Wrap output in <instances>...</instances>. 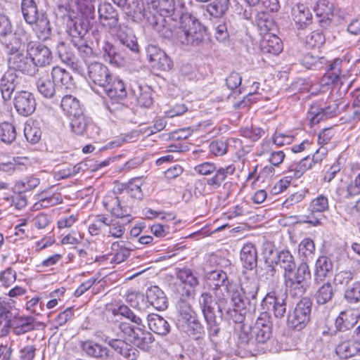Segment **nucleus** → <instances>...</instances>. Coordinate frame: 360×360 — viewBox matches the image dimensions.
Listing matches in <instances>:
<instances>
[{
	"instance_id": "obj_43",
	"label": "nucleus",
	"mask_w": 360,
	"mask_h": 360,
	"mask_svg": "<svg viewBox=\"0 0 360 360\" xmlns=\"http://www.w3.org/2000/svg\"><path fill=\"white\" fill-rule=\"evenodd\" d=\"M60 107L67 115L70 116L77 115L82 111L79 101L70 94L63 96Z\"/></svg>"
},
{
	"instance_id": "obj_52",
	"label": "nucleus",
	"mask_w": 360,
	"mask_h": 360,
	"mask_svg": "<svg viewBox=\"0 0 360 360\" xmlns=\"http://www.w3.org/2000/svg\"><path fill=\"white\" fill-rule=\"evenodd\" d=\"M111 249L115 252L111 259L112 263L120 264L127 260L130 255L131 250L124 246V242L123 241L113 243Z\"/></svg>"
},
{
	"instance_id": "obj_51",
	"label": "nucleus",
	"mask_w": 360,
	"mask_h": 360,
	"mask_svg": "<svg viewBox=\"0 0 360 360\" xmlns=\"http://www.w3.org/2000/svg\"><path fill=\"white\" fill-rule=\"evenodd\" d=\"M13 333L20 335L34 329V318L32 316H20L15 322Z\"/></svg>"
},
{
	"instance_id": "obj_41",
	"label": "nucleus",
	"mask_w": 360,
	"mask_h": 360,
	"mask_svg": "<svg viewBox=\"0 0 360 360\" xmlns=\"http://www.w3.org/2000/svg\"><path fill=\"white\" fill-rule=\"evenodd\" d=\"M40 182V179L34 174L27 176L15 183L13 191L18 193L32 191L39 185Z\"/></svg>"
},
{
	"instance_id": "obj_32",
	"label": "nucleus",
	"mask_w": 360,
	"mask_h": 360,
	"mask_svg": "<svg viewBox=\"0 0 360 360\" xmlns=\"http://www.w3.org/2000/svg\"><path fill=\"white\" fill-rule=\"evenodd\" d=\"M51 78L54 84H60L65 89L71 90L75 88V83L72 75L65 69L56 66L51 70Z\"/></svg>"
},
{
	"instance_id": "obj_19",
	"label": "nucleus",
	"mask_w": 360,
	"mask_h": 360,
	"mask_svg": "<svg viewBox=\"0 0 360 360\" xmlns=\"http://www.w3.org/2000/svg\"><path fill=\"white\" fill-rule=\"evenodd\" d=\"M101 23L105 27L112 30L119 26V15L116 10L109 3L100 4L98 10Z\"/></svg>"
},
{
	"instance_id": "obj_11",
	"label": "nucleus",
	"mask_w": 360,
	"mask_h": 360,
	"mask_svg": "<svg viewBox=\"0 0 360 360\" xmlns=\"http://www.w3.org/2000/svg\"><path fill=\"white\" fill-rule=\"evenodd\" d=\"M272 322L271 316L266 312L262 313L257 319L255 326L250 330L255 335L257 347L263 345L272 335Z\"/></svg>"
},
{
	"instance_id": "obj_27",
	"label": "nucleus",
	"mask_w": 360,
	"mask_h": 360,
	"mask_svg": "<svg viewBox=\"0 0 360 360\" xmlns=\"http://www.w3.org/2000/svg\"><path fill=\"white\" fill-rule=\"evenodd\" d=\"M357 312L353 309H346L341 311L335 321L336 330L347 331L350 330L357 323Z\"/></svg>"
},
{
	"instance_id": "obj_26",
	"label": "nucleus",
	"mask_w": 360,
	"mask_h": 360,
	"mask_svg": "<svg viewBox=\"0 0 360 360\" xmlns=\"http://www.w3.org/2000/svg\"><path fill=\"white\" fill-rule=\"evenodd\" d=\"M333 262L326 256H320L315 264L314 283L321 284L333 272Z\"/></svg>"
},
{
	"instance_id": "obj_2",
	"label": "nucleus",
	"mask_w": 360,
	"mask_h": 360,
	"mask_svg": "<svg viewBox=\"0 0 360 360\" xmlns=\"http://www.w3.org/2000/svg\"><path fill=\"white\" fill-rule=\"evenodd\" d=\"M198 303L207 322L210 336H217L219 332V323L224 316L228 301L222 289L217 288L213 292H202L198 298Z\"/></svg>"
},
{
	"instance_id": "obj_40",
	"label": "nucleus",
	"mask_w": 360,
	"mask_h": 360,
	"mask_svg": "<svg viewBox=\"0 0 360 360\" xmlns=\"http://www.w3.org/2000/svg\"><path fill=\"white\" fill-rule=\"evenodd\" d=\"M261 49L263 53L278 55L283 50L281 40L275 34L266 35L262 41Z\"/></svg>"
},
{
	"instance_id": "obj_58",
	"label": "nucleus",
	"mask_w": 360,
	"mask_h": 360,
	"mask_svg": "<svg viewBox=\"0 0 360 360\" xmlns=\"http://www.w3.org/2000/svg\"><path fill=\"white\" fill-rule=\"evenodd\" d=\"M256 23L261 34L269 35V32L274 27L271 16L265 13H259L256 18Z\"/></svg>"
},
{
	"instance_id": "obj_44",
	"label": "nucleus",
	"mask_w": 360,
	"mask_h": 360,
	"mask_svg": "<svg viewBox=\"0 0 360 360\" xmlns=\"http://www.w3.org/2000/svg\"><path fill=\"white\" fill-rule=\"evenodd\" d=\"M250 328L248 330H245V328H243V330L240 331L239 336H238V347H241L244 349H246L250 352H264V347H262L261 348L257 347V349H255V347L257 346V343L255 342V339L252 338V337H250L249 335V331H251Z\"/></svg>"
},
{
	"instance_id": "obj_4",
	"label": "nucleus",
	"mask_w": 360,
	"mask_h": 360,
	"mask_svg": "<svg viewBox=\"0 0 360 360\" xmlns=\"http://www.w3.org/2000/svg\"><path fill=\"white\" fill-rule=\"evenodd\" d=\"M177 42L179 44L198 46L205 39V30L198 21L191 18L184 20L179 27Z\"/></svg>"
},
{
	"instance_id": "obj_24",
	"label": "nucleus",
	"mask_w": 360,
	"mask_h": 360,
	"mask_svg": "<svg viewBox=\"0 0 360 360\" xmlns=\"http://www.w3.org/2000/svg\"><path fill=\"white\" fill-rule=\"evenodd\" d=\"M18 75L11 70L4 72L0 79V91L4 101H9L18 84Z\"/></svg>"
},
{
	"instance_id": "obj_55",
	"label": "nucleus",
	"mask_w": 360,
	"mask_h": 360,
	"mask_svg": "<svg viewBox=\"0 0 360 360\" xmlns=\"http://www.w3.org/2000/svg\"><path fill=\"white\" fill-rule=\"evenodd\" d=\"M178 31L179 27L172 25L167 20H166V22L160 24L156 30L162 37L171 40L176 44H178L176 38Z\"/></svg>"
},
{
	"instance_id": "obj_33",
	"label": "nucleus",
	"mask_w": 360,
	"mask_h": 360,
	"mask_svg": "<svg viewBox=\"0 0 360 360\" xmlns=\"http://www.w3.org/2000/svg\"><path fill=\"white\" fill-rule=\"evenodd\" d=\"M207 279L213 292L217 288L222 289L224 292L227 290L229 280L226 274L222 270L217 269L209 272L207 274Z\"/></svg>"
},
{
	"instance_id": "obj_46",
	"label": "nucleus",
	"mask_w": 360,
	"mask_h": 360,
	"mask_svg": "<svg viewBox=\"0 0 360 360\" xmlns=\"http://www.w3.org/2000/svg\"><path fill=\"white\" fill-rule=\"evenodd\" d=\"M36 84L38 91L45 98H51L57 92L54 82L48 76L39 77Z\"/></svg>"
},
{
	"instance_id": "obj_35",
	"label": "nucleus",
	"mask_w": 360,
	"mask_h": 360,
	"mask_svg": "<svg viewBox=\"0 0 360 360\" xmlns=\"http://www.w3.org/2000/svg\"><path fill=\"white\" fill-rule=\"evenodd\" d=\"M240 260L243 267L247 269H252L257 266V250L253 244L247 243L243 245L240 251Z\"/></svg>"
},
{
	"instance_id": "obj_49",
	"label": "nucleus",
	"mask_w": 360,
	"mask_h": 360,
	"mask_svg": "<svg viewBox=\"0 0 360 360\" xmlns=\"http://www.w3.org/2000/svg\"><path fill=\"white\" fill-rule=\"evenodd\" d=\"M34 24H35L34 30L39 39L45 40L49 37L51 32V25L49 20L44 13H41V16L37 18Z\"/></svg>"
},
{
	"instance_id": "obj_42",
	"label": "nucleus",
	"mask_w": 360,
	"mask_h": 360,
	"mask_svg": "<svg viewBox=\"0 0 360 360\" xmlns=\"http://www.w3.org/2000/svg\"><path fill=\"white\" fill-rule=\"evenodd\" d=\"M286 290L293 297H302L306 291V283L283 274Z\"/></svg>"
},
{
	"instance_id": "obj_5",
	"label": "nucleus",
	"mask_w": 360,
	"mask_h": 360,
	"mask_svg": "<svg viewBox=\"0 0 360 360\" xmlns=\"http://www.w3.org/2000/svg\"><path fill=\"white\" fill-rule=\"evenodd\" d=\"M6 63L8 70L14 72H18L29 76H33L39 71L31 59L29 51H6Z\"/></svg>"
},
{
	"instance_id": "obj_60",
	"label": "nucleus",
	"mask_w": 360,
	"mask_h": 360,
	"mask_svg": "<svg viewBox=\"0 0 360 360\" xmlns=\"http://www.w3.org/2000/svg\"><path fill=\"white\" fill-rule=\"evenodd\" d=\"M182 326L186 328V333L195 339L200 338L204 333L202 325L195 317L191 319L188 322L183 323Z\"/></svg>"
},
{
	"instance_id": "obj_1",
	"label": "nucleus",
	"mask_w": 360,
	"mask_h": 360,
	"mask_svg": "<svg viewBox=\"0 0 360 360\" xmlns=\"http://www.w3.org/2000/svg\"><path fill=\"white\" fill-rule=\"evenodd\" d=\"M94 0H68L58 6V12L67 16V32L70 41L84 39L95 18Z\"/></svg>"
},
{
	"instance_id": "obj_25",
	"label": "nucleus",
	"mask_w": 360,
	"mask_h": 360,
	"mask_svg": "<svg viewBox=\"0 0 360 360\" xmlns=\"http://www.w3.org/2000/svg\"><path fill=\"white\" fill-rule=\"evenodd\" d=\"M15 301L7 297H0V318L4 321V327L1 328V334H8L11 328V318L13 314L11 310L15 307Z\"/></svg>"
},
{
	"instance_id": "obj_6",
	"label": "nucleus",
	"mask_w": 360,
	"mask_h": 360,
	"mask_svg": "<svg viewBox=\"0 0 360 360\" xmlns=\"http://www.w3.org/2000/svg\"><path fill=\"white\" fill-rule=\"evenodd\" d=\"M117 328L122 332V334H118L119 338H124L143 350H148L154 341L153 335L141 327H132L128 323L120 322Z\"/></svg>"
},
{
	"instance_id": "obj_57",
	"label": "nucleus",
	"mask_w": 360,
	"mask_h": 360,
	"mask_svg": "<svg viewBox=\"0 0 360 360\" xmlns=\"http://www.w3.org/2000/svg\"><path fill=\"white\" fill-rule=\"evenodd\" d=\"M109 219L104 215H97L89 226V232L91 236H97L100 233L107 232Z\"/></svg>"
},
{
	"instance_id": "obj_17",
	"label": "nucleus",
	"mask_w": 360,
	"mask_h": 360,
	"mask_svg": "<svg viewBox=\"0 0 360 360\" xmlns=\"http://www.w3.org/2000/svg\"><path fill=\"white\" fill-rule=\"evenodd\" d=\"M102 88L112 103H120L127 95L125 84L116 77L111 76V79Z\"/></svg>"
},
{
	"instance_id": "obj_62",
	"label": "nucleus",
	"mask_w": 360,
	"mask_h": 360,
	"mask_svg": "<svg viewBox=\"0 0 360 360\" xmlns=\"http://www.w3.org/2000/svg\"><path fill=\"white\" fill-rule=\"evenodd\" d=\"M314 10L318 17L322 18L321 20H329L333 16V4L327 0L318 1Z\"/></svg>"
},
{
	"instance_id": "obj_59",
	"label": "nucleus",
	"mask_w": 360,
	"mask_h": 360,
	"mask_svg": "<svg viewBox=\"0 0 360 360\" xmlns=\"http://www.w3.org/2000/svg\"><path fill=\"white\" fill-rule=\"evenodd\" d=\"M177 311L179 314L178 321L180 323L188 322L191 319L195 317V313L191 306L184 300H180L178 302Z\"/></svg>"
},
{
	"instance_id": "obj_38",
	"label": "nucleus",
	"mask_w": 360,
	"mask_h": 360,
	"mask_svg": "<svg viewBox=\"0 0 360 360\" xmlns=\"http://www.w3.org/2000/svg\"><path fill=\"white\" fill-rule=\"evenodd\" d=\"M21 10L25 22L30 25H33L41 15V13L38 11L37 4L34 0H22Z\"/></svg>"
},
{
	"instance_id": "obj_64",
	"label": "nucleus",
	"mask_w": 360,
	"mask_h": 360,
	"mask_svg": "<svg viewBox=\"0 0 360 360\" xmlns=\"http://www.w3.org/2000/svg\"><path fill=\"white\" fill-rule=\"evenodd\" d=\"M142 16L145 25L151 27L155 31L160 24L166 22V19L159 13L157 15L150 11H144Z\"/></svg>"
},
{
	"instance_id": "obj_56",
	"label": "nucleus",
	"mask_w": 360,
	"mask_h": 360,
	"mask_svg": "<svg viewBox=\"0 0 360 360\" xmlns=\"http://www.w3.org/2000/svg\"><path fill=\"white\" fill-rule=\"evenodd\" d=\"M24 134L27 141L34 144L41 139V130L37 123L27 122L24 127Z\"/></svg>"
},
{
	"instance_id": "obj_28",
	"label": "nucleus",
	"mask_w": 360,
	"mask_h": 360,
	"mask_svg": "<svg viewBox=\"0 0 360 360\" xmlns=\"http://www.w3.org/2000/svg\"><path fill=\"white\" fill-rule=\"evenodd\" d=\"M146 298L150 304L159 311L167 308V299L164 292L156 285L151 286L147 290Z\"/></svg>"
},
{
	"instance_id": "obj_47",
	"label": "nucleus",
	"mask_w": 360,
	"mask_h": 360,
	"mask_svg": "<svg viewBox=\"0 0 360 360\" xmlns=\"http://www.w3.org/2000/svg\"><path fill=\"white\" fill-rule=\"evenodd\" d=\"M116 35L120 43L130 51L136 53L139 51V45L137 44L135 36L128 34L127 30H124L121 26L116 29Z\"/></svg>"
},
{
	"instance_id": "obj_3",
	"label": "nucleus",
	"mask_w": 360,
	"mask_h": 360,
	"mask_svg": "<svg viewBox=\"0 0 360 360\" xmlns=\"http://www.w3.org/2000/svg\"><path fill=\"white\" fill-rule=\"evenodd\" d=\"M194 171L197 174L204 176L214 173L212 177L207 179L206 184L211 188L217 189L228 177L235 173L236 167L231 164L225 167H217L214 162H205L195 166Z\"/></svg>"
},
{
	"instance_id": "obj_16",
	"label": "nucleus",
	"mask_w": 360,
	"mask_h": 360,
	"mask_svg": "<svg viewBox=\"0 0 360 360\" xmlns=\"http://www.w3.org/2000/svg\"><path fill=\"white\" fill-rule=\"evenodd\" d=\"M34 95L26 91L18 92L14 98V106L17 112L25 117L32 115L36 108Z\"/></svg>"
},
{
	"instance_id": "obj_31",
	"label": "nucleus",
	"mask_w": 360,
	"mask_h": 360,
	"mask_svg": "<svg viewBox=\"0 0 360 360\" xmlns=\"http://www.w3.org/2000/svg\"><path fill=\"white\" fill-rule=\"evenodd\" d=\"M292 15L299 28H303L311 22V13L309 9L303 4H297L292 7Z\"/></svg>"
},
{
	"instance_id": "obj_7",
	"label": "nucleus",
	"mask_w": 360,
	"mask_h": 360,
	"mask_svg": "<svg viewBox=\"0 0 360 360\" xmlns=\"http://www.w3.org/2000/svg\"><path fill=\"white\" fill-rule=\"evenodd\" d=\"M259 290V284L256 279L244 278L240 286L232 290L231 301L239 309H245L246 302L256 298Z\"/></svg>"
},
{
	"instance_id": "obj_45",
	"label": "nucleus",
	"mask_w": 360,
	"mask_h": 360,
	"mask_svg": "<svg viewBox=\"0 0 360 360\" xmlns=\"http://www.w3.org/2000/svg\"><path fill=\"white\" fill-rule=\"evenodd\" d=\"M103 58L111 64L120 65L123 63V58L117 52L116 47L108 41L103 43L101 47Z\"/></svg>"
},
{
	"instance_id": "obj_12",
	"label": "nucleus",
	"mask_w": 360,
	"mask_h": 360,
	"mask_svg": "<svg viewBox=\"0 0 360 360\" xmlns=\"http://www.w3.org/2000/svg\"><path fill=\"white\" fill-rule=\"evenodd\" d=\"M286 292L274 289L269 292L263 299L262 304L269 309L271 307V310L277 319H282L286 313Z\"/></svg>"
},
{
	"instance_id": "obj_21",
	"label": "nucleus",
	"mask_w": 360,
	"mask_h": 360,
	"mask_svg": "<svg viewBox=\"0 0 360 360\" xmlns=\"http://www.w3.org/2000/svg\"><path fill=\"white\" fill-rule=\"evenodd\" d=\"M29 52L31 59L37 68L49 65L52 61L53 56L51 50L38 41L36 42L32 49L29 51Z\"/></svg>"
},
{
	"instance_id": "obj_18",
	"label": "nucleus",
	"mask_w": 360,
	"mask_h": 360,
	"mask_svg": "<svg viewBox=\"0 0 360 360\" xmlns=\"http://www.w3.org/2000/svg\"><path fill=\"white\" fill-rule=\"evenodd\" d=\"M87 75L94 84L101 87H103L112 76L108 67L98 62L91 63L87 65Z\"/></svg>"
},
{
	"instance_id": "obj_63",
	"label": "nucleus",
	"mask_w": 360,
	"mask_h": 360,
	"mask_svg": "<svg viewBox=\"0 0 360 360\" xmlns=\"http://www.w3.org/2000/svg\"><path fill=\"white\" fill-rule=\"evenodd\" d=\"M286 275L306 283V281L311 278V272L307 262L303 261L300 264L295 272L294 271H290Z\"/></svg>"
},
{
	"instance_id": "obj_9",
	"label": "nucleus",
	"mask_w": 360,
	"mask_h": 360,
	"mask_svg": "<svg viewBox=\"0 0 360 360\" xmlns=\"http://www.w3.org/2000/svg\"><path fill=\"white\" fill-rule=\"evenodd\" d=\"M347 106L342 100L329 102L328 106L319 108L317 105L311 107L307 118L312 124L319 123L321 120L337 115Z\"/></svg>"
},
{
	"instance_id": "obj_61",
	"label": "nucleus",
	"mask_w": 360,
	"mask_h": 360,
	"mask_svg": "<svg viewBox=\"0 0 360 360\" xmlns=\"http://www.w3.org/2000/svg\"><path fill=\"white\" fill-rule=\"evenodd\" d=\"M16 138L15 127L9 122L0 124V140L6 143H11Z\"/></svg>"
},
{
	"instance_id": "obj_8",
	"label": "nucleus",
	"mask_w": 360,
	"mask_h": 360,
	"mask_svg": "<svg viewBox=\"0 0 360 360\" xmlns=\"http://www.w3.org/2000/svg\"><path fill=\"white\" fill-rule=\"evenodd\" d=\"M312 302L308 297L301 299L292 311H289L287 319L288 327L301 330L310 320Z\"/></svg>"
},
{
	"instance_id": "obj_39",
	"label": "nucleus",
	"mask_w": 360,
	"mask_h": 360,
	"mask_svg": "<svg viewBox=\"0 0 360 360\" xmlns=\"http://www.w3.org/2000/svg\"><path fill=\"white\" fill-rule=\"evenodd\" d=\"M92 125L91 119L85 115L82 111L77 115H72L70 126L72 131L78 135L84 134L88 128Z\"/></svg>"
},
{
	"instance_id": "obj_53",
	"label": "nucleus",
	"mask_w": 360,
	"mask_h": 360,
	"mask_svg": "<svg viewBox=\"0 0 360 360\" xmlns=\"http://www.w3.org/2000/svg\"><path fill=\"white\" fill-rule=\"evenodd\" d=\"M229 0H214L207 5V11L214 18H220L227 11Z\"/></svg>"
},
{
	"instance_id": "obj_22",
	"label": "nucleus",
	"mask_w": 360,
	"mask_h": 360,
	"mask_svg": "<svg viewBox=\"0 0 360 360\" xmlns=\"http://www.w3.org/2000/svg\"><path fill=\"white\" fill-rule=\"evenodd\" d=\"M79 346L88 356L101 360H107L110 356V352L106 347L92 340L81 341Z\"/></svg>"
},
{
	"instance_id": "obj_23",
	"label": "nucleus",
	"mask_w": 360,
	"mask_h": 360,
	"mask_svg": "<svg viewBox=\"0 0 360 360\" xmlns=\"http://www.w3.org/2000/svg\"><path fill=\"white\" fill-rule=\"evenodd\" d=\"M103 205L117 218H128L130 217V210L127 207H122L118 197L114 193L106 195L103 199Z\"/></svg>"
},
{
	"instance_id": "obj_37",
	"label": "nucleus",
	"mask_w": 360,
	"mask_h": 360,
	"mask_svg": "<svg viewBox=\"0 0 360 360\" xmlns=\"http://www.w3.org/2000/svg\"><path fill=\"white\" fill-rule=\"evenodd\" d=\"M147 4L165 18L172 16L174 13V0H150L147 1Z\"/></svg>"
},
{
	"instance_id": "obj_20",
	"label": "nucleus",
	"mask_w": 360,
	"mask_h": 360,
	"mask_svg": "<svg viewBox=\"0 0 360 360\" xmlns=\"http://www.w3.org/2000/svg\"><path fill=\"white\" fill-rule=\"evenodd\" d=\"M342 60L336 59L330 65V69L324 74L320 81L322 87L342 84L343 76L341 75L340 66Z\"/></svg>"
},
{
	"instance_id": "obj_50",
	"label": "nucleus",
	"mask_w": 360,
	"mask_h": 360,
	"mask_svg": "<svg viewBox=\"0 0 360 360\" xmlns=\"http://www.w3.org/2000/svg\"><path fill=\"white\" fill-rule=\"evenodd\" d=\"M276 263L284 269V274L295 269L296 264L295 258L289 250H282L277 253Z\"/></svg>"
},
{
	"instance_id": "obj_30",
	"label": "nucleus",
	"mask_w": 360,
	"mask_h": 360,
	"mask_svg": "<svg viewBox=\"0 0 360 360\" xmlns=\"http://www.w3.org/2000/svg\"><path fill=\"white\" fill-rule=\"evenodd\" d=\"M131 93L136 98L139 105L149 108L153 104L151 89L148 86H141L136 83L131 86Z\"/></svg>"
},
{
	"instance_id": "obj_29",
	"label": "nucleus",
	"mask_w": 360,
	"mask_h": 360,
	"mask_svg": "<svg viewBox=\"0 0 360 360\" xmlns=\"http://www.w3.org/2000/svg\"><path fill=\"white\" fill-rule=\"evenodd\" d=\"M147 321L150 330L159 335H166L170 331V325L167 321L157 314H148Z\"/></svg>"
},
{
	"instance_id": "obj_36",
	"label": "nucleus",
	"mask_w": 360,
	"mask_h": 360,
	"mask_svg": "<svg viewBox=\"0 0 360 360\" xmlns=\"http://www.w3.org/2000/svg\"><path fill=\"white\" fill-rule=\"evenodd\" d=\"M312 167V161L307 156L304 158L299 162L292 163L285 172L287 178L298 179L301 177L303 174Z\"/></svg>"
},
{
	"instance_id": "obj_14",
	"label": "nucleus",
	"mask_w": 360,
	"mask_h": 360,
	"mask_svg": "<svg viewBox=\"0 0 360 360\" xmlns=\"http://www.w3.org/2000/svg\"><path fill=\"white\" fill-rule=\"evenodd\" d=\"M328 198L323 195H319L314 198L309 205L310 214L305 216L304 219L302 220L303 223H307L316 226L321 223V213L328 209Z\"/></svg>"
},
{
	"instance_id": "obj_54",
	"label": "nucleus",
	"mask_w": 360,
	"mask_h": 360,
	"mask_svg": "<svg viewBox=\"0 0 360 360\" xmlns=\"http://www.w3.org/2000/svg\"><path fill=\"white\" fill-rule=\"evenodd\" d=\"M315 244L309 238H304L298 246V252L303 261H309L312 259L315 252Z\"/></svg>"
},
{
	"instance_id": "obj_48",
	"label": "nucleus",
	"mask_w": 360,
	"mask_h": 360,
	"mask_svg": "<svg viewBox=\"0 0 360 360\" xmlns=\"http://www.w3.org/2000/svg\"><path fill=\"white\" fill-rule=\"evenodd\" d=\"M335 290L330 282L323 283L317 288L314 298L319 304H325L330 302L334 296Z\"/></svg>"
},
{
	"instance_id": "obj_10",
	"label": "nucleus",
	"mask_w": 360,
	"mask_h": 360,
	"mask_svg": "<svg viewBox=\"0 0 360 360\" xmlns=\"http://www.w3.org/2000/svg\"><path fill=\"white\" fill-rule=\"evenodd\" d=\"M10 36L11 37L7 40L2 41V44L7 51H22L21 48L25 47L26 51H29L32 49L37 42L33 35L23 28H18Z\"/></svg>"
},
{
	"instance_id": "obj_13",
	"label": "nucleus",
	"mask_w": 360,
	"mask_h": 360,
	"mask_svg": "<svg viewBox=\"0 0 360 360\" xmlns=\"http://www.w3.org/2000/svg\"><path fill=\"white\" fill-rule=\"evenodd\" d=\"M360 352V343L352 338L350 333L338 336L335 342V353L340 358L347 359L355 356Z\"/></svg>"
},
{
	"instance_id": "obj_34",
	"label": "nucleus",
	"mask_w": 360,
	"mask_h": 360,
	"mask_svg": "<svg viewBox=\"0 0 360 360\" xmlns=\"http://www.w3.org/2000/svg\"><path fill=\"white\" fill-rule=\"evenodd\" d=\"M57 53L61 61L70 66L74 70L80 72V67L76 61L74 53L64 42H59L56 47Z\"/></svg>"
},
{
	"instance_id": "obj_15",
	"label": "nucleus",
	"mask_w": 360,
	"mask_h": 360,
	"mask_svg": "<svg viewBox=\"0 0 360 360\" xmlns=\"http://www.w3.org/2000/svg\"><path fill=\"white\" fill-rule=\"evenodd\" d=\"M146 53L153 68L164 71L172 69V61L159 47L150 44L146 48Z\"/></svg>"
}]
</instances>
